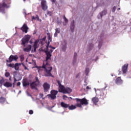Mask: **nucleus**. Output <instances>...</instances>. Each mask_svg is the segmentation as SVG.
Wrapping results in <instances>:
<instances>
[{"instance_id": "obj_34", "label": "nucleus", "mask_w": 131, "mask_h": 131, "mask_svg": "<svg viewBox=\"0 0 131 131\" xmlns=\"http://www.w3.org/2000/svg\"><path fill=\"white\" fill-rule=\"evenodd\" d=\"M49 48H51V49H52L53 50H55L56 49L55 47H53L52 46H50V45H49Z\"/></svg>"}, {"instance_id": "obj_49", "label": "nucleus", "mask_w": 131, "mask_h": 131, "mask_svg": "<svg viewBox=\"0 0 131 131\" xmlns=\"http://www.w3.org/2000/svg\"><path fill=\"white\" fill-rule=\"evenodd\" d=\"M46 38V37H45L43 38V40H45Z\"/></svg>"}, {"instance_id": "obj_19", "label": "nucleus", "mask_w": 131, "mask_h": 131, "mask_svg": "<svg viewBox=\"0 0 131 131\" xmlns=\"http://www.w3.org/2000/svg\"><path fill=\"white\" fill-rule=\"evenodd\" d=\"M4 86L6 88H10L12 86V84L10 82L6 81L4 84Z\"/></svg>"}, {"instance_id": "obj_14", "label": "nucleus", "mask_w": 131, "mask_h": 131, "mask_svg": "<svg viewBox=\"0 0 131 131\" xmlns=\"http://www.w3.org/2000/svg\"><path fill=\"white\" fill-rule=\"evenodd\" d=\"M43 87L44 89L45 92H47L48 90H50V88L51 87V85L49 84L46 82V83H44V84H43Z\"/></svg>"}, {"instance_id": "obj_42", "label": "nucleus", "mask_w": 131, "mask_h": 131, "mask_svg": "<svg viewBox=\"0 0 131 131\" xmlns=\"http://www.w3.org/2000/svg\"><path fill=\"white\" fill-rule=\"evenodd\" d=\"M20 85H21V82H18L17 83V86H20Z\"/></svg>"}, {"instance_id": "obj_30", "label": "nucleus", "mask_w": 131, "mask_h": 131, "mask_svg": "<svg viewBox=\"0 0 131 131\" xmlns=\"http://www.w3.org/2000/svg\"><path fill=\"white\" fill-rule=\"evenodd\" d=\"M55 32L57 33H58V34L60 33V29H59V28H56V29H55Z\"/></svg>"}, {"instance_id": "obj_54", "label": "nucleus", "mask_w": 131, "mask_h": 131, "mask_svg": "<svg viewBox=\"0 0 131 131\" xmlns=\"http://www.w3.org/2000/svg\"><path fill=\"white\" fill-rule=\"evenodd\" d=\"M106 88V86L105 88Z\"/></svg>"}, {"instance_id": "obj_2", "label": "nucleus", "mask_w": 131, "mask_h": 131, "mask_svg": "<svg viewBox=\"0 0 131 131\" xmlns=\"http://www.w3.org/2000/svg\"><path fill=\"white\" fill-rule=\"evenodd\" d=\"M70 98L72 100H76V106L79 108H82V105H83L86 106L89 104V102L85 98H83L82 99H73L71 97H70Z\"/></svg>"}, {"instance_id": "obj_29", "label": "nucleus", "mask_w": 131, "mask_h": 131, "mask_svg": "<svg viewBox=\"0 0 131 131\" xmlns=\"http://www.w3.org/2000/svg\"><path fill=\"white\" fill-rule=\"evenodd\" d=\"M5 82L4 79L2 78V79L0 80V84L1 86H2V85L4 84Z\"/></svg>"}, {"instance_id": "obj_21", "label": "nucleus", "mask_w": 131, "mask_h": 131, "mask_svg": "<svg viewBox=\"0 0 131 131\" xmlns=\"http://www.w3.org/2000/svg\"><path fill=\"white\" fill-rule=\"evenodd\" d=\"M107 14V10L106 9L103 10L102 12L100 13V15L101 16V18L104 15H105Z\"/></svg>"}, {"instance_id": "obj_8", "label": "nucleus", "mask_w": 131, "mask_h": 131, "mask_svg": "<svg viewBox=\"0 0 131 131\" xmlns=\"http://www.w3.org/2000/svg\"><path fill=\"white\" fill-rule=\"evenodd\" d=\"M18 58L16 55H11L9 57V59H6V63H11L13 61H16Z\"/></svg>"}, {"instance_id": "obj_12", "label": "nucleus", "mask_w": 131, "mask_h": 131, "mask_svg": "<svg viewBox=\"0 0 131 131\" xmlns=\"http://www.w3.org/2000/svg\"><path fill=\"white\" fill-rule=\"evenodd\" d=\"M38 41L37 40L35 41L33 45V48L34 50H32L31 52H34V53H36V49L38 48Z\"/></svg>"}, {"instance_id": "obj_7", "label": "nucleus", "mask_w": 131, "mask_h": 131, "mask_svg": "<svg viewBox=\"0 0 131 131\" xmlns=\"http://www.w3.org/2000/svg\"><path fill=\"white\" fill-rule=\"evenodd\" d=\"M58 92L55 90H52L51 91V94H48V96L50 97L52 100L56 99V95L58 94Z\"/></svg>"}, {"instance_id": "obj_39", "label": "nucleus", "mask_w": 131, "mask_h": 131, "mask_svg": "<svg viewBox=\"0 0 131 131\" xmlns=\"http://www.w3.org/2000/svg\"><path fill=\"white\" fill-rule=\"evenodd\" d=\"M88 72H89V69L86 68L85 69V73L87 74L88 73Z\"/></svg>"}, {"instance_id": "obj_18", "label": "nucleus", "mask_w": 131, "mask_h": 131, "mask_svg": "<svg viewBox=\"0 0 131 131\" xmlns=\"http://www.w3.org/2000/svg\"><path fill=\"white\" fill-rule=\"evenodd\" d=\"M92 102L96 105L97 103L99 102V99L97 97H94L92 98Z\"/></svg>"}, {"instance_id": "obj_44", "label": "nucleus", "mask_w": 131, "mask_h": 131, "mask_svg": "<svg viewBox=\"0 0 131 131\" xmlns=\"http://www.w3.org/2000/svg\"><path fill=\"white\" fill-rule=\"evenodd\" d=\"M15 82H13V84H12V85H13V88H15Z\"/></svg>"}, {"instance_id": "obj_52", "label": "nucleus", "mask_w": 131, "mask_h": 131, "mask_svg": "<svg viewBox=\"0 0 131 131\" xmlns=\"http://www.w3.org/2000/svg\"><path fill=\"white\" fill-rule=\"evenodd\" d=\"M9 80H11V77L9 78Z\"/></svg>"}, {"instance_id": "obj_40", "label": "nucleus", "mask_w": 131, "mask_h": 131, "mask_svg": "<svg viewBox=\"0 0 131 131\" xmlns=\"http://www.w3.org/2000/svg\"><path fill=\"white\" fill-rule=\"evenodd\" d=\"M14 83L16 82V81H17V80L16 79V78L15 77H14Z\"/></svg>"}, {"instance_id": "obj_33", "label": "nucleus", "mask_w": 131, "mask_h": 131, "mask_svg": "<svg viewBox=\"0 0 131 131\" xmlns=\"http://www.w3.org/2000/svg\"><path fill=\"white\" fill-rule=\"evenodd\" d=\"M22 66L24 67L25 70H29V69L27 67H26L25 64L23 63Z\"/></svg>"}, {"instance_id": "obj_1", "label": "nucleus", "mask_w": 131, "mask_h": 131, "mask_svg": "<svg viewBox=\"0 0 131 131\" xmlns=\"http://www.w3.org/2000/svg\"><path fill=\"white\" fill-rule=\"evenodd\" d=\"M48 36V42L47 46L46 47V50L45 51V52L46 55V60L43 62V66L42 68L43 69H45L46 70V77H53V76L52 73H51V72L53 70L52 67H51V64H49L48 62L49 60H51V57L52 56V53L53 52V49H49V46H50V43L52 41V37L51 36V34L50 33H47Z\"/></svg>"}, {"instance_id": "obj_23", "label": "nucleus", "mask_w": 131, "mask_h": 131, "mask_svg": "<svg viewBox=\"0 0 131 131\" xmlns=\"http://www.w3.org/2000/svg\"><path fill=\"white\" fill-rule=\"evenodd\" d=\"M30 83L28 82L26 80H24L23 82V86H27L28 85H29Z\"/></svg>"}, {"instance_id": "obj_16", "label": "nucleus", "mask_w": 131, "mask_h": 131, "mask_svg": "<svg viewBox=\"0 0 131 131\" xmlns=\"http://www.w3.org/2000/svg\"><path fill=\"white\" fill-rule=\"evenodd\" d=\"M69 104L66 103L64 102H60V106L63 108H69Z\"/></svg>"}, {"instance_id": "obj_28", "label": "nucleus", "mask_w": 131, "mask_h": 131, "mask_svg": "<svg viewBox=\"0 0 131 131\" xmlns=\"http://www.w3.org/2000/svg\"><path fill=\"white\" fill-rule=\"evenodd\" d=\"M62 18L63 19H64V22H66V23H68L69 22V20L68 19L66 18V16L65 15H63L62 16Z\"/></svg>"}, {"instance_id": "obj_48", "label": "nucleus", "mask_w": 131, "mask_h": 131, "mask_svg": "<svg viewBox=\"0 0 131 131\" xmlns=\"http://www.w3.org/2000/svg\"><path fill=\"white\" fill-rule=\"evenodd\" d=\"M40 96H41V98L43 97V94H40Z\"/></svg>"}, {"instance_id": "obj_15", "label": "nucleus", "mask_w": 131, "mask_h": 131, "mask_svg": "<svg viewBox=\"0 0 131 131\" xmlns=\"http://www.w3.org/2000/svg\"><path fill=\"white\" fill-rule=\"evenodd\" d=\"M31 50L32 46L31 45H29L27 47L23 49L24 52H26V53H29Z\"/></svg>"}, {"instance_id": "obj_50", "label": "nucleus", "mask_w": 131, "mask_h": 131, "mask_svg": "<svg viewBox=\"0 0 131 131\" xmlns=\"http://www.w3.org/2000/svg\"><path fill=\"white\" fill-rule=\"evenodd\" d=\"M78 76V75L76 76V78H77Z\"/></svg>"}, {"instance_id": "obj_31", "label": "nucleus", "mask_w": 131, "mask_h": 131, "mask_svg": "<svg viewBox=\"0 0 131 131\" xmlns=\"http://www.w3.org/2000/svg\"><path fill=\"white\" fill-rule=\"evenodd\" d=\"M116 10V6H114V7H113L112 12L113 13H115Z\"/></svg>"}, {"instance_id": "obj_4", "label": "nucleus", "mask_w": 131, "mask_h": 131, "mask_svg": "<svg viewBox=\"0 0 131 131\" xmlns=\"http://www.w3.org/2000/svg\"><path fill=\"white\" fill-rule=\"evenodd\" d=\"M30 38L31 36H25V37L21 39V45H23L24 47H26V45L29 43Z\"/></svg>"}, {"instance_id": "obj_5", "label": "nucleus", "mask_w": 131, "mask_h": 131, "mask_svg": "<svg viewBox=\"0 0 131 131\" xmlns=\"http://www.w3.org/2000/svg\"><path fill=\"white\" fill-rule=\"evenodd\" d=\"M7 1L4 0L2 4L0 3V12H4L5 8H8L9 6L6 4Z\"/></svg>"}, {"instance_id": "obj_41", "label": "nucleus", "mask_w": 131, "mask_h": 131, "mask_svg": "<svg viewBox=\"0 0 131 131\" xmlns=\"http://www.w3.org/2000/svg\"><path fill=\"white\" fill-rule=\"evenodd\" d=\"M67 98H68V96H67V95H63V99H65Z\"/></svg>"}, {"instance_id": "obj_20", "label": "nucleus", "mask_w": 131, "mask_h": 131, "mask_svg": "<svg viewBox=\"0 0 131 131\" xmlns=\"http://www.w3.org/2000/svg\"><path fill=\"white\" fill-rule=\"evenodd\" d=\"M6 98L3 96L0 97V103L2 104H4L6 102Z\"/></svg>"}, {"instance_id": "obj_47", "label": "nucleus", "mask_w": 131, "mask_h": 131, "mask_svg": "<svg viewBox=\"0 0 131 131\" xmlns=\"http://www.w3.org/2000/svg\"><path fill=\"white\" fill-rule=\"evenodd\" d=\"M29 43H30V44H32V43H33V42H32V40H30V41H29Z\"/></svg>"}, {"instance_id": "obj_32", "label": "nucleus", "mask_w": 131, "mask_h": 131, "mask_svg": "<svg viewBox=\"0 0 131 131\" xmlns=\"http://www.w3.org/2000/svg\"><path fill=\"white\" fill-rule=\"evenodd\" d=\"M10 76V73L9 72L5 73V77H9Z\"/></svg>"}, {"instance_id": "obj_25", "label": "nucleus", "mask_w": 131, "mask_h": 131, "mask_svg": "<svg viewBox=\"0 0 131 131\" xmlns=\"http://www.w3.org/2000/svg\"><path fill=\"white\" fill-rule=\"evenodd\" d=\"M74 28H75V21L73 20L71 25V29L72 30V32H73Z\"/></svg>"}, {"instance_id": "obj_13", "label": "nucleus", "mask_w": 131, "mask_h": 131, "mask_svg": "<svg viewBox=\"0 0 131 131\" xmlns=\"http://www.w3.org/2000/svg\"><path fill=\"white\" fill-rule=\"evenodd\" d=\"M128 64H125L122 67V71L123 74H126L128 71Z\"/></svg>"}, {"instance_id": "obj_37", "label": "nucleus", "mask_w": 131, "mask_h": 131, "mask_svg": "<svg viewBox=\"0 0 131 131\" xmlns=\"http://www.w3.org/2000/svg\"><path fill=\"white\" fill-rule=\"evenodd\" d=\"M57 24L58 25H61V21L59 20H57Z\"/></svg>"}, {"instance_id": "obj_53", "label": "nucleus", "mask_w": 131, "mask_h": 131, "mask_svg": "<svg viewBox=\"0 0 131 131\" xmlns=\"http://www.w3.org/2000/svg\"><path fill=\"white\" fill-rule=\"evenodd\" d=\"M24 2H25L26 0H23Z\"/></svg>"}, {"instance_id": "obj_22", "label": "nucleus", "mask_w": 131, "mask_h": 131, "mask_svg": "<svg viewBox=\"0 0 131 131\" xmlns=\"http://www.w3.org/2000/svg\"><path fill=\"white\" fill-rule=\"evenodd\" d=\"M72 90L69 88H67V89L66 88V89L64 90V92L63 94H70Z\"/></svg>"}, {"instance_id": "obj_36", "label": "nucleus", "mask_w": 131, "mask_h": 131, "mask_svg": "<svg viewBox=\"0 0 131 131\" xmlns=\"http://www.w3.org/2000/svg\"><path fill=\"white\" fill-rule=\"evenodd\" d=\"M33 113H34V112L32 110H30L29 112V114H30V115L33 114Z\"/></svg>"}, {"instance_id": "obj_26", "label": "nucleus", "mask_w": 131, "mask_h": 131, "mask_svg": "<svg viewBox=\"0 0 131 131\" xmlns=\"http://www.w3.org/2000/svg\"><path fill=\"white\" fill-rule=\"evenodd\" d=\"M76 57H77V53H75L74 55L73 61V65H74L76 62Z\"/></svg>"}, {"instance_id": "obj_10", "label": "nucleus", "mask_w": 131, "mask_h": 131, "mask_svg": "<svg viewBox=\"0 0 131 131\" xmlns=\"http://www.w3.org/2000/svg\"><path fill=\"white\" fill-rule=\"evenodd\" d=\"M41 6L42 9L43 11H46L48 9V6L47 5V1L46 0L41 1Z\"/></svg>"}, {"instance_id": "obj_11", "label": "nucleus", "mask_w": 131, "mask_h": 131, "mask_svg": "<svg viewBox=\"0 0 131 131\" xmlns=\"http://www.w3.org/2000/svg\"><path fill=\"white\" fill-rule=\"evenodd\" d=\"M20 29L23 32L27 33L29 30V28L27 26V24H24Z\"/></svg>"}, {"instance_id": "obj_24", "label": "nucleus", "mask_w": 131, "mask_h": 131, "mask_svg": "<svg viewBox=\"0 0 131 131\" xmlns=\"http://www.w3.org/2000/svg\"><path fill=\"white\" fill-rule=\"evenodd\" d=\"M76 107H77L76 104V105L72 104L70 106L69 105L68 108H69V110H74V109L76 108Z\"/></svg>"}, {"instance_id": "obj_46", "label": "nucleus", "mask_w": 131, "mask_h": 131, "mask_svg": "<svg viewBox=\"0 0 131 131\" xmlns=\"http://www.w3.org/2000/svg\"><path fill=\"white\" fill-rule=\"evenodd\" d=\"M20 59H21V60H24V56H20Z\"/></svg>"}, {"instance_id": "obj_35", "label": "nucleus", "mask_w": 131, "mask_h": 131, "mask_svg": "<svg viewBox=\"0 0 131 131\" xmlns=\"http://www.w3.org/2000/svg\"><path fill=\"white\" fill-rule=\"evenodd\" d=\"M47 15H48L49 16H51L52 15V13H51V11H47Z\"/></svg>"}, {"instance_id": "obj_51", "label": "nucleus", "mask_w": 131, "mask_h": 131, "mask_svg": "<svg viewBox=\"0 0 131 131\" xmlns=\"http://www.w3.org/2000/svg\"><path fill=\"white\" fill-rule=\"evenodd\" d=\"M121 9L120 8H118V10H120Z\"/></svg>"}, {"instance_id": "obj_6", "label": "nucleus", "mask_w": 131, "mask_h": 131, "mask_svg": "<svg viewBox=\"0 0 131 131\" xmlns=\"http://www.w3.org/2000/svg\"><path fill=\"white\" fill-rule=\"evenodd\" d=\"M6 66L11 68H14L16 71H18L19 66H21V64L16 63L14 64V63L8 64V63H7Z\"/></svg>"}, {"instance_id": "obj_9", "label": "nucleus", "mask_w": 131, "mask_h": 131, "mask_svg": "<svg viewBox=\"0 0 131 131\" xmlns=\"http://www.w3.org/2000/svg\"><path fill=\"white\" fill-rule=\"evenodd\" d=\"M57 82L58 83V88H59L58 92L64 93L65 92L66 88L61 84V82L59 80H57Z\"/></svg>"}, {"instance_id": "obj_43", "label": "nucleus", "mask_w": 131, "mask_h": 131, "mask_svg": "<svg viewBox=\"0 0 131 131\" xmlns=\"http://www.w3.org/2000/svg\"><path fill=\"white\" fill-rule=\"evenodd\" d=\"M50 1L52 2V3L53 4H55V0H50Z\"/></svg>"}, {"instance_id": "obj_17", "label": "nucleus", "mask_w": 131, "mask_h": 131, "mask_svg": "<svg viewBox=\"0 0 131 131\" xmlns=\"http://www.w3.org/2000/svg\"><path fill=\"white\" fill-rule=\"evenodd\" d=\"M123 82V80L121 79V77H118V78H116L115 80V83L117 84H122Z\"/></svg>"}, {"instance_id": "obj_27", "label": "nucleus", "mask_w": 131, "mask_h": 131, "mask_svg": "<svg viewBox=\"0 0 131 131\" xmlns=\"http://www.w3.org/2000/svg\"><path fill=\"white\" fill-rule=\"evenodd\" d=\"M37 19L38 21H39V16L38 15H36V17L32 16V21L34 20H36Z\"/></svg>"}, {"instance_id": "obj_3", "label": "nucleus", "mask_w": 131, "mask_h": 131, "mask_svg": "<svg viewBox=\"0 0 131 131\" xmlns=\"http://www.w3.org/2000/svg\"><path fill=\"white\" fill-rule=\"evenodd\" d=\"M36 81H33L30 83V87L33 90H37V86L39 85L40 81L37 77H35Z\"/></svg>"}, {"instance_id": "obj_38", "label": "nucleus", "mask_w": 131, "mask_h": 131, "mask_svg": "<svg viewBox=\"0 0 131 131\" xmlns=\"http://www.w3.org/2000/svg\"><path fill=\"white\" fill-rule=\"evenodd\" d=\"M58 34L57 33L55 32L54 34V37H57L58 36Z\"/></svg>"}, {"instance_id": "obj_45", "label": "nucleus", "mask_w": 131, "mask_h": 131, "mask_svg": "<svg viewBox=\"0 0 131 131\" xmlns=\"http://www.w3.org/2000/svg\"><path fill=\"white\" fill-rule=\"evenodd\" d=\"M86 90H89V89H91V88H90L89 86H87L86 88Z\"/></svg>"}]
</instances>
